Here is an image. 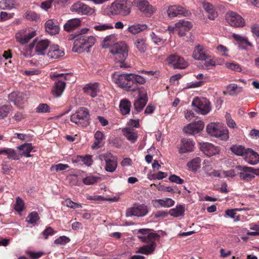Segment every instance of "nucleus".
<instances>
[{"label": "nucleus", "mask_w": 259, "mask_h": 259, "mask_svg": "<svg viewBox=\"0 0 259 259\" xmlns=\"http://www.w3.org/2000/svg\"><path fill=\"white\" fill-rule=\"evenodd\" d=\"M93 28L96 31H104L107 29H112L113 28V26L110 24H101L99 23L98 24L95 25Z\"/></svg>", "instance_id": "obj_50"}, {"label": "nucleus", "mask_w": 259, "mask_h": 259, "mask_svg": "<svg viewBox=\"0 0 259 259\" xmlns=\"http://www.w3.org/2000/svg\"><path fill=\"white\" fill-rule=\"evenodd\" d=\"M112 79L118 87L127 91H138V98L134 102L133 115L141 112L148 101L147 93L139 88V85L143 84L146 79L141 75L134 73L118 74L114 73L112 75Z\"/></svg>", "instance_id": "obj_1"}, {"label": "nucleus", "mask_w": 259, "mask_h": 259, "mask_svg": "<svg viewBox=\"0 0 259 259\" xmlns=\"http://www.w3.org/2000/svg\"><path fill=\"white\" fill-rule=\"evenodd\" d=\"M69 76L68 74L57 73L54 77V85L52 89V94L56 97H59L61 96L64 91L66 86L65 80Z\"/></svg>", "instance_id": "obj_8"}, {"label": "nucleus", "mask_w": 259, "mask_h": 259, "mask_svg": "<svg viewBox=\"0 0 259 259\" xmlns=\"http://www.w3.org/2000/svg\"><path fill=\"white\" fill-rule=\"evenodd\" d=\"M6 154L8 155L9 159L13 160H18L20 158L19 155L17 153L16 151L12 149H7Z\"/></svg>", "instance_id": "obj_53"}, {"label": "nucleus", "mask_w": 259, "mask_h": 259, "mask_svg": "<svg viewBox=\"0 0 259 259\" xmlns=\"http://www.w3.org/2000/svg\"><path fill=\"white\" fill-rule=\"evenodd\" d=\"M193 57L197 60H206L210 58L208 51L203 46L198 45L195 47Z\"/></svg>", "instance_id": "obj_18"}, {"label": "nucleus", "mask_w": 259, "mask_h": 259, "mask_svg": "<svg viewBox=\"0 0 259 259\" xmlns=\"http://www.w3.org/2000/svg\"><path fill=\"white\" fill-rule=\"evenodd\" d=\"M110 52L114 55L117 67L126 68L128 67L125 62L128 56V49L126 44L124 41H119L110 48Z\"/></svg>", "instance_id": "obj_4"}, {"label": "nucleus", "mask_w": 259, "mask_h": 259, "mask_svg": "<svg viewBox=\"0 0 259 259\" xmlns=\"http://www.w3.org/2000/svg\"><path fill=\"white\" fill-rule=\"evenodd\" d=\"M134 45L138 50L141 53H145L147 49L146 39L143 37H137L135 40Z\"/></svg>", "instance_id": "obj_38"}, {"label": "nucleus", "mask_w": 259, "mask_h": 259, "mask_svg": "<svg viewBox=\"0 0 259 259\" xmlns=\"http://www.w3.org/2000/svg\"><path fill=\"white\" fill-rule=\"evenodd\" d=\"M168 179L171 182L176 183L178 184H182L184 182V180L175 175H171Z\"/></svg>", "instance_id": "obj_58"}, {"label": "nucleus", "mask_w": 259, "mask_h": 259, "mask_svg": "<svg viewBox=\"0 0 259 259\" xmlns=\"http://www.w3.org/2000/svg\"><path fill=\"white\" fill-rule=\"evenodd\" d=\"M195 145L194 141L190 139L183 138L181 140L179 152L180 153H185L192 152Z\"/></svg>", "instance_id": "obj_24"}, {"label": "nucleus", "mask_w": 259, "mask_h": 259, "mask_svg": "<svg viewBox=\"0 0 259 259\" xmlns=\"http://www.w3.org/2000/svg\"><path fill=\"white\" fill-rule=\"evenodd\" d=\"M233 38L237 41V44L241 49H246V46L252 47V44L250 42L247 37H243L239 34L234 33L232 35Z\"/></svg>", "instance_id": "obj_32"}, {"label": "nucleus", "mask_w": 259, "mask_h": 259, "mask_svg": "<svg viewBox=\"0 0 259 259\" xmlns=\"http://www.w3.org/2000/svg\"><path fill=\"white\" fill-rule=\"evenodd\" d=\"M8 98L10 102H14L15 105L20 108L26 101L25 95L23 93L18 92H14L10 94Z\"/></svg>", "instance_id": "obj_21"}, {"label": "nucleus", "mask_w": 259, "mask_h": 259, "mask_svg": "<svg viewBox=\"0 0 259 259\" xmlns=\"http://www.w3.org/2000/svg\"><path fill=\"white\" fill-rule=\"evenodd\" d=\"M230 149L236 155L241 156L243 158L247 153V149L241 145H233Z\"/></svg>", "instance_id": "obj_42"}, {"label": "nucleus", "mask_w": 259, "mask_h": 259, "mask_svg": "<svg viewBox=\"0 0 259 259\" xmlns=\"http://www.w3.org/2000/svg\"><path fill=\"white\" fill-rule=\"evenodd\" d=\"M131 103L127 99H124L120 101L119 108L123 115L128 114L131 111Z\"/></svg>", "instance_id": "obj_37"}, {"label": "nucleus", "mask_w": 259, "mask_h": 259, "mask_svg": "<svg viewBox=\"0 0 259 259\" xmlns=\"http://www.w3.org/2000/svg\"><path fill=\"white\" fill-rule=\"evenodd\" d=\"M123 135L132 143H135L138 139V134L137 130L133 127H126L122 130Z\"/></svg>", "instance_id": "obj_27"}, {"label": "nucleus", "mask_w": 259, "mask_h": 259, "mask_svg": "<svg viewBox=\"0 0 259 259\" xmlns=\"http://www.w3.org/2000/svg\"><path fill=\"white\" fill-rule=\"evenodd\" d=\"M206 131L211 136L221 140H227L229 138L228 131L226 127L220 123L211 122L206 126Z\"/></svg>", "instance_id": "obj_6"}, {"label": "nucleus", "mask_w": 259, "mask_h": 259, "mask_svg": "<svg viewBox=\"0 0 259 259\" xmlns=\"http://www.w3.org/2000/svg\"><path fill=\"white\" fill-rule=\"evenodd\" d=\"M39 219L40 218L38 212L34 211L28 214L26 219V221L29 224H35Z\"/></svg>", "instance_id": "obj_44"}, {"label": "nucleus", "mask_w": 259, "mask_h": 259, "mask_svg": "<svg viewBox=\"0 0 259 259\" xmlns=\"http://www.w3.org/2000/svg\"><path fill=\"white\" fill-rule=\"evenodd\" d=\"M167 13L170 18H174L179 15L186 16L188 14V11L186 8L180 5L170 6L169 7Z\"/></svg>", "instance_id": "obj_20"}, {"label": "nucleus", "mask_w": 259, "mask_h": 259, "mask_svg": "<svg viewBox=\"0 0 259 259\" xmlns=\"http://www.w3.org/2000/svg\"><path fill=\"white\" fill-rule=\"evenodd\" d=\"M131 3L127 0L114 2L109 8V11L113 15H121L123 16L131 13Z\"/></svg>", "instance_id": "obj_7"}, {"label": "nucleus", "mask_w": 259, "mask_h": 259, "mask_svg": "<svg viewBox=\"0 0 259 259\" xmlns=\"http://www.w3.org/2000/svg\"><path fill=\"white\" fill-rule=\"evenodd\" d=\"M148 212V209L147 206L142 204L127 209L126 212V215L127 217L134 215L142 217L146 215Z\"/></svg>", "instance_id": "obj_15"}, {"label": "nucleus", "mask_w": 259, "mask_h": 259, "mask_svg": "<svg viewBox=\"0 0 259 259\" xmlns=\"http://www.w3.org/2000/svg\"><path fill=\"white\" fill-rule=\"evenodd\" d=\"M192 105L194 111L202 115L207 114L211 110L210 102L206 98H195Z\"/></svg>", "instance_id": "obj_9"}, {"label": "nucleus", "mask_w": 259, "mask_h": 259, "mask_svg": "<svg viewBox=\"0 0 259 259\" xmlns=\"http://www.w3.org/2000/svg\"><path fill=\"white\" fill-rule=\"evenodd\" d=\"M71 10L81 15L92 14L93 11L91 8L81 2L74 4L71 6Z\"/></svg>", "instance_id": "obj_22"}, {"label": "nucleus", "mask_w": 259, "mask_h": 259, "mask_svg": "<svg viewBox=\"0 0 259 259\" xmlns=\"http://www.w3.org/2000/svg\"><path fill=\"white\" fill-rule=\"evenodd\" d=\"M149 229H142L138 230V233L143 235L139 236L138 237L142 242L148 243L147 245L140 247L137 253H140L144 254H150L152 253L156 248V240L159 239L160 236L156 233H149Z\"/></svg>", "instance_id": "obj_3"}, {"label": "nucleus", "mask_w": 259, "mask_h": 259, "mask_svg": "<svg viewBox=\"0 0 259 259\" xmlns=\"http://www.w3.org/2000/svg\"><path fill=\"white\" fill-rule=\"evenodd\" d=\"M243 158L247 162L252 165L259 162V155L250 148L247 149V153Z\"/></svg>", "instance_id": "obj_26"}, {"label": "nucleus", "mask_w": 259, "mask_h": 259, "mask_svg": "<svg viewBox=\"0 0 259 259\" xmlns=\"http://www.w3.org/2000/svg\"><path fill=\"white\" fill-rule=\"evenodd\" d=\"M70 121L79 126L87 127L90 123L89 110L85 107L79 108L74 113L70 116Z\"/></svg>", "instance_id": "obj_5"}, {"label": "nucleus", "mask_w": 259, "mask_h": 259, "mask_svg": "<svg viewBox=\"0 0 259 259\" xmlns=\"http://www.w3.org/2000/svg\"><path fill=\"white\" fill-rule=\"evenodd\" d=\"M81 21L80 19L74 18L68 20L64 25V29L65 31L70 32L75 30L80 26Z\"/></svg>", "instance_id": "obj_30"}, {"label": "nucleus", "mask_w": 259, "mask_h": 259, "mask_svg": "<svg viewBox=\"0 0 259 259\" xmlns=\"http://www.w3.org/2000/svg\"><path fill=\"white\" fill-rule=\"evenodd\" d=\"M12 106L10 105H3L0 107V117L2 119L6 117L9 112L11 110Z\"/></svg>", "instance_id": "obj_49"}, {"label": "nucleus", "mask_w": 259, "mask_h": 259, "mask_svg": "<svg viewBox=\"0 0 259 259\" xmlns=\"http://www.w3.org/2000/svg\"><path fill=\"white\" fill-rule=\"evenodd\" d=\"M185 207L184 205H177L175 208L170 209L169 213L175 218L183 217L185 214Z\"/></svg>", "instance_id": "obj_35"}, {"label": "nucleus", "mask_w": 259, "mask_h": 259, "mask_svg": "<svg viewBox=\"0 0 259 259\" xmlns=\"http://www.w3.org/2000/svg\"><path fill=\"white\" fill-rule=\"evenodd\" d=\"M36 35V33L35 30L24 28L16 33L15 38L17 42L21 45H25Z\"/></svg>", "instance_id": "obj_12"}, {"label": "nucleus", "mask_w": 259, "mask_h": 259, "mask_svg": "<svg viewBox=\"0 0 259 259\" xmlns=\"http://www.w3.org/2000/svg\"><path fill=\"white\" fill-rule=\"evenodd\" d=\"M49 44L50 41L48 39L37 41V38H35L32 43L27 46V48L31 52L34 48L36 54L38 55H42L45 54V52L48 48Z\"/></svg>", "instance_id": "obj_11"}, {"label": "nucleus", "mask_w": 259, "mask_h": 259, "mask_svg": "<svg viewBox=\"0 0 259 259\" xmlns=\"http://www.w3.org/2000/svg\"><path fill=\"white\" fill-rule=\"evenodd\" d=\"M70 241V239L66 236H61L54 241L56 244L65 245Z\"/></svg>", "instance_id": "obj_54"}, {"label": "nucleus", "mask_w": 259, "mask_h": 259, "mask_svg": "<svg viewBox=\"0 0 259 259\" xmlns=\"http://www.w3.org/2000/svg\"><path fill=\"white\" fill-rule=\"evenodd\" d=\"M69 165L67 164L59 163L54 165L51 167V170L55 169L56 171H62L66 169L69 167Z\"/></svg>", "instance_id": "obj_55"}, {"label": "nucleus", "mask_w": 259, "mask_h": 259, "mask_svg": "<svg viewBox=\"0 0 259 259\" xmlns=\"http://www.w3.org/2000/svg\"><path fill=\"white\" fill-rule=\"evenodd\" d=\"M209 59L208 61H205L204 63V67H205L207 69H210L212 68V67L215 66V62L212 59Z\"/></svg>", "instance_id": "obj_63"}, {"label": "nucleus", "mask_w": 259, "mask_h": 259, "mask_svg": "<svg viewBox=\"0 0 259 259\" xmlns=\"http://www.w3.org/2000/svg\"><path fill=\"white\" fill-rule=\"evenodd\" d=\"M235 169H237L240 178L243 181L248 182L254 178V176L252 172V167L238 165L235 166Z\"/></svg>", "instance_id": "obj_14"}, {"label": "nucleus", "mask_w": 259, "mask_h": 259, "mask_svg": "<svg viewBox=\"0 0 259 259\" xmlns=\"http://www.w3.org/2000/svg\"><path fill=\"white\" fill-rule=\"evenodd\" d=\"M64 204L68 207L72 208H79L81 207V204L75 203L71 201L70 199H67L65 200Z\"/></svg>", "instance_id": "obj_56"}, {"label": "nucleus", "mask_w": 259, "mask_h": 259, "mask_svg": "<svg viewBox=\"0 0 259 259\" xmlns=\"http://www.w3.org/2000/svg\"><path fill=\"white\" fill-rule=\"evenodd\" d=\"M168 64L174 68L183 69L188 66V63L184 59L176 54L171 55L167 58Z\"/></svg>", "instance_id": "obj_13"}, {"label": "nucleus", "mask_w": 259, "mask_h": 259, "mask_svg": "<svg viewBox=\"0 0 259 259\" xmlns=\"http://www.w3.org/2000/svg\"><path fill=\"white\" fill-rule=\"evenodd\" d=\"M37 113H49L51 111L49 106L46 103H41L36 108Z\"/></svg>", "instance_id": "obj_51"}, {"label": "nucleus", "mask_w": 259, "mask_h": 259, "mask_svg": "<svg viewBox=\"0 0 259 259\" xmlns=\"http://www.w3.org/2000/svg\"><path fill=\"white\" fill-rule=\"evenodd\" d=\"M201 149L203 152L208 157L218 154L219 152V149L218 147H215L212 144L209 143H202Z\"/></svg>", "instance_id": "obj_25"}, {"label": "nucleus", "mask_w": 259, "mask_h": 259, "mask_svg": "<svg viewBox=\"0 0 259 259\" xmlns=\"http://www.w3.org/2000/svg\"><path fill=\"white\" fill-rule=\"evenodd\" d=\"M17 6L16 0H3L0 2L1 9L11 10Z\"/></svg>", "instance_id": "obj_40"}, {"label": "nucleus", "mask_w": 259, "mask_h": 259, "mask_svg": "<svg viewBox=\"0 0 259 259\" xmlns=\"http://www.w3.org/2000/svg\"><path fill=\"white\" fill-rule=\"evenodd\" d=\"M251 31L253 35L259 37V24L257 23L253 24L251 27Z\"/></svg>", "instance_id": "obj_61"}, {"label": "nucleus", "mask_w": 259, "mask_h": 259, "mask_svg": "<svg viewBox=\"0 0 259 259\" xmlns=\"http://www.w3.org/2000/svg\"><path fill=\"white\" fill-rule=\"evenodd\" d=\"M54 0H47L42 2L40 4V8L46 11L51 8Z\"/></svg>", "instance_id": "obj_60"}, {"label": "nucleus", "mask_w": 259, "mask_h": 259, "mask_svg": "<svg viewBox=\"0 0 259 259\" xmlns=\"http://www.w3.org/2000/svg\"><path fill=\"white\" fill-rule=\"evenodd\" d=\"M24 17L25 19L30 21H37L40 18L39 14L32 11H27Z\"/></svg>", "instance_id": "obj_47"}, {"label": "nucleus", "mask_w": 259, "mask_h": 259, "mask_svg": "<svg viewBox=\"0 0 259 259\" xmlns=\"http://www.w3.org/2000/svg\"><path fill=\"white\" fill-rule=\"evenodd\" d=\"M154 201L157 202L160 206L164 207H170L174 206L175 203V201L169 198L155 199Z\"/></svg>", "instance_id": "obj_41"}, {"label": "nucleus", "mask_w": 259, "mask_h": 259, "mask_svg": "<svg viewBox=\"0 0 259 259\" xmlns=\"http://www.w3.org/2000/svg\"><path fill=\"white\" fill-rule=\"evenodd\" d=\"M89 30V28H83L80 30V34L78 35L72 34L69 36V40L75 39L72 49L73 52L77 53L90 52V49L95 45L96 39L95 36L85 34Z\"/></svg>", "instance_id": "obj_2"}, {"label": "nucleus", "mask_w": 259, "mask_h": 259, "mask_svg": "<svg viewBox=\"0 0 259 259\" xmlns=\"http://www.w3.org/2000/svg\"><path fill=\"white\" fill-rule=\"evenodd\" d=\"M175 26L179 29L178 34L180 36H184L186 32L189 31L192 27L191 22L188 21L180 20L175 24Z\"/></svg>", "instance_id": "obj_23"}, {"label": "nucleus", "mask_w": 259, "mask_h": 259, "mask_svg": "<svg viewBox=\"0 0 259 259\" xmlns=\"http://www.w3.org/2000/svg\"><path fill=\"white\" fill-rule=\"evenodd\" d=\"M115 36L113 35H110L106 36L103 40V46L104 47H108L112 45V41H113Z\"/></svg>", "instance_id": "obj_57"}, {"label": "nucleus", "mask_w": 259, "mask_h": 259, "mask_svg": "<svg viewBox=\"0 0 259 259\" xmlns=\"http://www.w3.org/2000/svg\"><path fill=\"white\" fill-rule=\"evenodd\" d=\"M201 162V159L199 157L192 159L187 164L188 169L193 172H196L199 168H200Z\"/></svg>", "instance_id": "obj_36"}, {"label": "nucleus", "mask_w": 259, "mask_h": 259, "mask_svg": "<svg viewBox=\"0 0 259 259\" xmlns=\"http://www.w3.org/2000/svg\"><path fill=\"white\" fill-rule=\"evenodd\" d=\"M150 36L153 42L157 45H161L165 42V40L154 32L151 33Z\"/></svg>", "instance_id": "obj_48"}, {"label": "nucleus", "mask_w": 259, "mask_h": 259, "mask_svg": "<svg viewBox=\"0 0 259 259\" xmlns=\"http://www.w3.org/2000/svg\"><path fill=\"white\" fill-rule=\"evenodd\" d=\"M95 141L92 146V149H98L104 145L103 140L105 137L102 132L97 131L94 135Z\"/></svg>", "instance_id": "obj_31"}, {"label": "nucleus", "mask_w": 259, "mask_h": 259, "mask_svg": "<svg viewBox=\"0 0 259 259\" xmlns=\"http://www.w3.org/2000/svg\"><path fill=\"white\" fill-rule=\"evenodd\" d=\"M57 22L53 19L48 20L45 24L46 31L51 35H55L59 33V27Z\"/></svg>", "instance_id": "obj_28"}, {"label": "nucleus", "mask_w": 259, "mask_h": 259, "mask_svg": "<svg viewBox=\"0 0 259 259\" xmlns=\"http://www.w3.org/2000/svg\"><path fill=\"white\" fill-rule=\"evenodd\" d=\"M226 20L230 25L235 27H243L244 25V21L242 17L234 12H231L227 14Z\"/></svg>", "instance_id": "obj_16"}, {"label": "nucleus", "mask_w": 259, "mask_h": 259, "mask_svg": "<svg viewBox=\"0 0 259 259\" xmlns=\"http://www.w3.org/2000/svg\"><path fill=\"white\" fill-rule=\"evenodd\" d=\"M101 180V179L100 177L94 176H89L83 179L82 182L86 185H90L100 182Z\"/></svg>", "instance_id": "obj_45"}, {"label": "nucleus", "mask_w": 259, "mask_h": 259, "mask_svg": "<svg viewBox=\"0 0 259 259\" xmlns=\"http://www.w3.org/2000/svg\"><path fill=\"white\" fill-rule=\"evenodd\" d=\"M106 162L105 169L107 171L110 172H114L117 166V158L116 156H113L110 153L104 156Z\"/></svg>", "instance_id": "obj_19"}, {"label": "nucleus", "mask_w": 259, "mask_h": 259, "mask_svg": "<svg viewBox=\"0 0 259 259\" xmlns=\"http://www.w3.org/2000/svg\"><path fill=\"white\" fill-rule=\"evenodd\" d=\"M225 66L227 68L234 71L240 72L242 71L241 66L238 63L227 62Z\"/></svg>", "instance_id": "obj_52"}, {"label": "nucleus", "mask_w": 259, "mask_h": 259, "mask_svg": "<svg viewBox=\"0 0 259 259\" xmlns=\"http://www.w3.org/2000/svg\"><path fill=\"white\" fill-rule=\"evenodd\" d=\"M83 90L87 94L92 97H95L99 92V84L97 82L88 84L83 88Z\"/></svg>", "instance_id": "obj_33"}, {"label": "nucleus", "mask_w": 259, "mask_h": 259, "mask_svg": "<svg viewBox=\"0 0 259 259\" xmlns=\"http://www.w3.org/2000/svg\"><path fill=\"white\" fill-rule=\"evenodd\" d=\"M238 86L235 83H232L228 85L227 87L229 95H233L235 94V92L237 89Z\"/></svg>", "instance_id": "obj_62"}, {"label": "nucleus", "mask_w": 259, "mask_h": 259, "mask_svg": "<svg viewBox=\"0 0 259 259\" xmlns=\"http://www.w3.org/2000/svg\"><path fill=\"white\" fill-rule=\"evenodd\" d=\"M217 50L222 56H228L226 53L228 52V50L226 47L220 45L217 47Z\"/></svg>", "instance_id": "obj_64"}, {"label": "nucleus", "mask_w": 259, "mask_h": 259, "mask_svg": "<svg viewBox=\"0 0 259 259\" xmlns=\"http://www.w3.org/2000/svg\"><path fill=\"white\" fill-rule=\"evenodd\" d=\"M64 52L59 49L58 45H53L51 46L48 53V57L56 59L64 55Z\"/></svg>", "instance_id": "obj_34"}, {"label": "nucleus", "mask_w": 259, "mask_h": 259, "mask_svg": "<svg viewBox=\"0 0 259 259\" xmlns=\"http://www.w3.org/2000/svg\"><path fill=\"white\" fill-rule=\"evenodd\" d=\"M147 27L146 25L136 24L130 26L128 30L131 33L136 34L146 29Z\"/></svg>", "instance_id": "obj_43"}, {"label": "nucleus", "mask_w": 259, "mask_h": 259, "mask_svg": "<svg viewBox=\"0 0 259 259\" xmlns=\"http://www.w3.org/2000/svg\"><path fill=\"white\" fill-rule=\"evenodd\" d=\"M204 127V122L199 120L188 124L184 128V131L186 134L194 135L200 133Z\"/></svg>", "instance_id": "obj_17"}, {"label": "nucleus", "mask_w": 259, "mask_h": 259, "mask_svg": "<svg viewBox=\"0 0 259 259\" xmlns=\"http://www.w3.org/2000/svg\"><path fill=\"white\" fill-rule=\"evenodd\" d=\"M33 148L31 143H24L18 146L17 149L20 151L23 150L22 155L24 157H30L31 155L30 153L33 151Z\"/></svg>", "instance_id": "obj_39"}, {"label": "nucleus", "mask_w": 259, "mask_h": 259, "mask_svg": "<svg viewBox=\"0 0 259 259\" xmlns=\"http://www.w3.org/2000/svg\"><path fill=\"white\" fill-rule=\"evenodd\" d=\"M203 8L207 14V17L209 19L213 20L218 16V13L215 11L214 7L208 2L203 3Z\"/></svg>", "instance_id": "obj_29"}, {"label": "nucleus", "mask_w": 259, "mask_h": 259, "mask_svg": "<svg viewBox=\"0 0 259 259\" xmlns=\"http://www.w3.org/2000/svg\"><path fill=\"white\" fill-rule=\"evenodd\" d=\"M14 209L17 212H20L25 209V203L24 201L19 197L16 198V203L14 205Z\"/></svg>", "instance_id": "obj_46"}, {"label": "nucleus", "mask_w": 259, "mask_h": 259, "mask_svg": "<svg viewBox=\"0 0 259 259\" xmlns=\"http://www.w3.org/2000/svg\"><path fill=\"white\" fill-rule=\"evenodd\" d=\"M131 3V5L147 15H151L156 10L147 0H134Z\"/></svg>", "instance_id": "obj_10"}, {"label": "nucleus", "mask_w": 259, "mask_h": 259, "mask_svg": "<svg viewBox=\"0 0 259 259\" xmlns=\"http://www.w3.org/2000/svg\"><path fill=\"white\" fill-rule=\"evenodd\" d=\"M55 233L54 230L50 227H48L42 232V234L45 239H48L49 236H52Z\"/></svg>", "instance_id": "obj_59"}]
</instances>
